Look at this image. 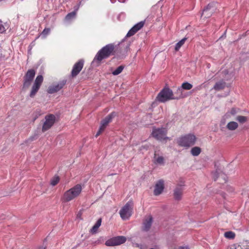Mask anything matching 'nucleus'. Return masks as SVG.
I'll use <instances>...</instances> for the list:
<instances>
[{"instance_id":"obj_1","label":"nucleus","mask_w":249,"mask_h":249,"mask_svg":"<svg viewBox=\"0 0 249 249\" xmlns=\"http://www.w3.org/2000/svg\"><path fill=\"white\" fill-rule=\"evenodd\" d=\"M82 190V186L80 184H76L64 193L62 200L65 202H70L80 196Z\"/></svg>"},{"instance_id":"obj_2","label":"nucleus","mask_w":249,"mask_h":249,"mask_svg":"<svg viewBox=\"0 0 249 249\" xmlns=\"http://www.w3.org/2000/svg\"><path fill=\"white\" fill-rule=\"evenodd\" d=\"M114 49V47L113 44H110L106 45L97 53L92 62H100L103 59L108 57Z\"/></svg>"},{"instance_id":"obj_3","label":"nucleus","mask_w":249,"mask_h":249,"mask_svg":"<svg viewBox=\"0 0 249 249\" xmlns=\"http://www.w3.org/2000/svg\"><path fill=\"white\" fill-rule=\"evenodd\" d=\"M196 141V138L193 134H188L179 137L178 140V143L179 145L189 147L195 144Z\"/></svg>"},{"instance_id":"obj_4","label":"nucleus","mask_w":249,"mask_h":249,"mask_svg":"<svg viewBox=\"0 0 249 249\" xmlns=\"http://www.w3.org/2000/svg\"><path fill=\"white\" fill-rule=\"evenodd\" d=\"M173 91L168 88L163 89L158 94L156 99L157 101L164 103L170 100H175Z\"/></svg>"},{"instance_id":"obj_5","label":"nucleus","mask_w":249,"mask_h":249,"mask_svg":"<svg viewBox=\"0 0 249 249\" xmlns=\"http://www.w3.org/2000/svg\"><path fill=\"white\" fill-rule=\"evenodd\" d=\"M167 132V130L164 128H153L152 135L156 140L166 142L171 140L170 138L166 136Z\"/></svg>"},{"instance_id":"obj_6","label":"nucleus","mask_w":249,"mask_h":249,"mask_svg":"<svg viewBox=\"0 0 249 249\" xmlns=\"http://www.w3.org/2000/svg\"><path fill=\"white\" fill-rule=\"evenodd\" d=\"M133 210V203L129 201L122 207L119 212L121 217L125 220L128 219L132 214Z\"/></svg>"},{"instance_id":"obj_7","label":"nucleus","mask_w":249,"mask_h":249,"mask_svg":"<svg viewBox=\"0 0 249 249\" xmlns=\"http://www.w3.org/2000/svg\"><path fill=\"white\" fill-rule=\"evenodd\" d=\"M153 217L151 214L146 215L143 218L141 227V230L143 232H147L150 231L153 223Z\"/></svg>"},{"instance_id":"obj_8","label":"nucleus","mask_w":249,"mask_h":249,"mask_svg":"<svg viewBox=\"0 0 249 249\" xmlns=\"http://www.w3.org/2000/svg\"><path fill=\"white\" fill-rule=\"evenodd\" d=\"M126 240V237L124 236H116L106 241L105 245L107 246H118L124 243Z\"/></svg>"},{"instance_id":"obj_9","label":"nucleus","mask_w":249,"mask_h":249,"mask_svg":"<svg viewBox=\"0 0 249 249\" xmlns=\"http://www.w3.org/2000/svg\"><path fill=\"white\" fill-rule=\"evenodd\" d=\"M55 119V116L53 114L46 115L45 117V121L42 126V131L45 132L49 130L54 124Z\"/></svg>"},{"instance_id":"obj_10","label":"nucleus","mask_w":249,"mask_h":249,"mask_svg":"<svg viewBox=\"0 0 249 249\" xmlns=\"http://www.w3.org/2000/svg\"><path fill=\"white\" fill-rule=\"evenodd\" d=\"M215 11V7L213 4H209L206 8L204 9L201 15V17L204 18L210 17Z\"/></svg>"},{"instance_id":"obj_11","label":"nucleus","mask_w":249,"mask_h":249,"mask_svg":"<svg viewBox=\"0 0 249 249\" xmlns=\"http://www.w3.org/2000/svg\"><path fill=\"white\" fill-rule=\"evenodd\" d=\"M84 65V60H80L78 62L76 63L72 68L71 71V76L75 77L81 71Z\"/></svg>"},{"instance_id":"obj_12","label":"nucleus","mask_w":249,"mask_h":249,"mask_svg":"<svg viewBox=\"0 0 249 249\" xmlns=\"http://www.w3.org/2000/svg\"><path fill=\"white\" fill-rule=\"evenodd\" d=\"M144 22L141 21L135 25L127 33L126 37H128L133 36L140 30L144 25Z\"/></svg>"},{"instance_id":"obj_13","label":"nucleus","mask_w":249,"mask_h":249,"mask_svg":"<svg viewBox=\"0 0 249 249\" xmlns=\"http://www.w3.org/2000/svg\"><path fill=\"white\" fill-rule=\"evenodd\" d=\"M164 189V181L162 180H159L155 185L154 194L155 196L160 194Z\"/></svg>"},{"instance_id":"obj_14","label":"nucleus","mask_w":249,"mask_h":249,"mask_svg":"<svg viewBox=\"0 0 249 249\" xmlns=\"http://www.w3.org/2000/svg\"><path fill=\"white\" fill-rule=\"evenodd\" d=\"M65 84V82L63 81L62 82L57 84L55 85L50 86L48 89V93L51 94L56 92L60 90L63 87Z\"/></svg>"},{"instance_id":"obj_15","label":"nucleus","mask_w":249,"mask_h":249,"mask_svg":"<svg viewBox=\"0 0 249 249\" xmlns=\"http://www.w3.org/2000/svg\"><path fill=\"white\" fill-rule=\"evenodd\" d=\"M116 115L115 113H112L111 114L107 116L104 119H103L101 123V125L102 127L104 129H105L106 127L108 125V123H109L112 118Z\"/></svg>"},{"instance_id":"obj_16","label":"nucleus","mask_w":249,"mask_h":249,"mask_svg":"<svg viewBox=\"0 0 249 249\" xmlns=\"http://www.w3.org/2000/svg\"><path fill=\"white\" fill-rule=\"evenodd\" d=\"M183 189L181 186H178L174 191V197L176 200H180L181 199Z\"/></svg>"},{"instance_id":"obj_17","label":"nucleus","mask_w":249,"mask_h":249,"mask_svg":"<svg viewBox=\"0 0 249 249\" xmlns=\"http://www.w3.org/2000/svg\"><path fill=\"white\" fill-rule=\"evenodd\" d=\"M35 74L36 72L35 70L33 69L28 70L24 77V80L32 82Z\"/></svg>"},{"instance_id":"obj_18","label":"nucleus","mask_w":249,"mask_h":249,"mask_svg":"<svg viewBox=\"0 0 249 249\" xmlns=\"http://www.w3.org/2000/svg\"><path fill=\"white\" fill-rule=\"evenodd\" d=\"M154 162L156 164L163 165L164 163V158L155 153L154 157Z\"/></svg>"},{"instance_id":"obj_19","label":"nucleus","mask_w":249,"mask_h":249,"mask_svg":"<svg viewBox=\"0 0 249 249\" xmlns=\"http://www.w3.org/2000/svg\"><path fill=\"white\" fill-rule=\"evenodd\" d=\"M176 96H175L174 99H182L186 97L185 95L183 94V89L181 87H178L175 93Z\"/></svg>"},{"instance_id":"obj_20","label":"nucleus","mask_w":249,"mask_h":249,"mask_svg":"<svg viewBox=\"0 0 249 249\" xmlns=\"http://www.w3.org/2000/svg\"><path fill=\"white\" fill-rule=\"evenodd\" d=\"M101 222L102 219L101 218L98 220L96 224L93 226V227L90 230V232L91 234H95L97 233L98 228L101 225Z\"/></svg>"},{"instance_id":"obj_21","label":"nucleus","mask_w":249,"mask_h":249,"mask_svg":"<svg viewBox=\"0 0 249 249\" xmlns=\"http://www.w3.org/2000/svg\"><path fill=\"white\" fill-rule=\"evenodd\" d=\"M226 86V83L223 81L217 82L213 87V89L216 90L223 89Z\"/></svg>"},{"instance_id":"obj_22","label":"nucleus","mask_w":249,"mask_h":249,"mask_svg":"<svg viewBox=\"0 0 249 249\" xmlns=\"http://www.w3.org/2000/svg\"><path fill=\"white\" fill-rule=\"evenodd\" d=\"M238 127V124L233 121L230 122L227 124V128L230 130H234Z\"/></svg>"},{"instance_id":"obj_23","label":"nucleus","mask_w":249,"mask_h":249,"mask_svg":"<svg viewBox=\"0 0 249 249\" xmlns=\"http://www.w3.org/2000/svg\"><path fill=\"white\" fill-rule=\"evenodd\" d=\"M237 113V110L235 108H232L230 112H227L223 118V120L225 121L226 119H229L230 118L231 115H235Z\"/></svg>"},{"instance_id":"obj_24","label":"nucleus","mask_w":249,"mask_h":249,"mask_svg":"<svg viewBox=\"0 0 249 249\" xmlns=\"http://www.w3.org/2000/svg\"><path fill=\"white\" fill-rule=\"evenodd\" d=\"M201 151V148L199 147L196 146L192 148L191 150V154L194 156H197Z\"/></svg>"},{"instance_id":"obj_25","label":"nucleus","mask_w":249,"mask_h":249,"mask_svg":"<svg viewBox=\"0 0 249 249\" xmlns=\"http://www.w3.org/2000/svg\"><path fill=\"white\" fill-rule=\"evenodd\" d=\"M39 88L40 86L34 84L32 88V90L30 92V97H33L39 89Z\"/></svg>"},{"instance_id":"obj_26","label":"nucleus","mask_w":249,"mask_h":249,"mask_svg":"<svg viewBox=\"0 0 249 249\" xmlns=\"http://www.w3.org/2000/svg\"><path fill=\"white\" fill-rule=\"evenodd\" d=\"M236 120L241 124H244L248 121V117L243 116H237L236 118Z\"/></svg>"},{"instance_id":"obj_27","label":"nucleus","mask_w":249,"mask_h":249,"mask_svg":"<svg viewBox=\"0 0 249 249\" xmlns=\"http://www.w3.org/2000/svg\"><path fill=\"white\" fill-rule=\"evenodd\" d=\"M186 39L187 38L184 37L176 44L175 48L176 51H178L179 48L184 44Z\"/></svg>"},{"instance_id":"obj_28","label":"nucleus","mask_w":249,"mask_h":249,"mask_svg":"<svg viewBox=\"0 0 249 249\" xmlns=\"http://www.w3.org/2000/svg\"><path fill=\"white\" fill-rule=\"evenodd\" d=\"M217 179L220 183H223L227 181L226 176L222 173L219 174V176L217 178Z\"/></svg>"},{"instance_id":"obj_29","label":"nucleus","mask_w":249,"mask_h":249,"mask_svg":"<svg viewBox=\"0 0 249 249\" xmlns=\"http://www.w3.org/2000/svg\"><path fill=\"white\" fill-rule=\"evenodd\" d=\"M224 236L228 239H233L235 236V234L231 231H229L224 233Z\"/></svg>"},{"instance_id":"obj_30","label":"nucleus","mask_w":249,"mask_h":249,"mask_svg":"<svg viewBox=\"0 0 249 249\" xmlns=\"http://www.w3.org/2000/svg\"><path fill=\"white\" fill-rule=\"evenodd\" d=\"M181 87L182 88L183 90H190L192 88L193 85L188 82H184L182 84Z\"/></svg>"},{"instance_id":"obj_31","label":"nucleus","mask_w":249,"mask_h":249,"mask_svg":"<svg viewBox=\"0 0 249 249\" xmlns=\"http://www.w3.org/2000/svg\"><path fill=\"white\" fill-rule=\"evenodd\" d=\"M76 14V11H74L70 13H69L65 17V19L67 20H71L72 18H75Z\"/></svg>"},{"instance_id":"obj_32","label":"nucleus","mask_w":249,"mask_h":249,"mask_svg":"<svg viewBox=\"0 0 249 249\" xmlns=\"http://www.w3.org/2000/svg\"><path fill=\"white\" fill-rule=\"evenodd\" d=\"M43 81V77L42 75H38L36 77L35 81L34 82V84L38 85L39 86H40L41 83Z\"/></svg>"},{"instance_id":"obj_33","label":"nucleus","mask_w":249,"mask_h":249,"mask_svg":"<svg viewBox=\"0 0 249 249\" xmlns=\"http://www.w3.org/2000/svg\"><path fill=\"white\" fill-rule=\"evenodd\" d=\"M124 67L123 66H120L115 71L112 72V74L114 75H117L120 74L123 70Z\"/></svg>"},{"instance_id":"obj_34","label":"nucleus","mask_w":249,"mask_h":249,"mask_svg":"<svg viewBox=\"0 0 249 249\" xmlns=\"http://www.w3.org/2000/svg\"><path fill=\"white\" fill-rule=\"evenodd\" d=\"M59 179L60 178L58 176H54L51 181V184L52 186H55L58 183Z\"/></svg>"},{"instance_id":"obj_35","label":"nucleus","mask_w":249,"mask_h":249,"mask_svg":"<svg viewBox=\"0 0 249 249\" xmlns=\"http://www.w3.org/2000/svg\"><path fill=\"white\" fill-rule=\"evenodd\" d=\"M31 83H32V81L24 80V83L23 84V89L28 88L30 87V86L31 85Z\"/></svg>"},{"instance_id":"obj_36","label":"nucleus","mask_w":249,"mask_h":249,"mask_svg":"<svg viewBox=\"0 0 249 249\" xmlns=\"http://www.w3.org/2000/svg\"><path fill=\"white\" fill-rule=\"evenodd\" d=\"M50 32V29L49 28H45L44 29L41 35L45 37L46 36L49 34Z\"/></svg>"},{"instance_id":"obj_37","label":"nucleus","mask_w":249,"mask_h":249,"mask_svg":"<svg viewBox=\"0 0 249 249\" xmlns=\"http://www.w3.org/2000/svg\"><path fill=\"white\" fill-rule=\"evenodd\" d=\"M105 129H104L101 126L100 127L99 130L98 131L97 133L95 135V137H97Z\"/></svg>"},{"instance_id":"obj_38","label":"nucleus","mask_w":249,"mask_h":249,"mask_svg":"<svg viewBox=\"0 0 249 249\" xmlns=\"http://www.w3.org/2000/svg\"><path fill=\"white\" fill-rule=\"evenodd\" d=\"M82 212L81 210H80L77 213V214L76 215V218L77 219H79L81 220L82 219Z\"/></svg>"},{"instance_id":"obj_39","label":"nucleus","mask_w":249,"mask_h":249,"mask_svg":"<svg viewBox=\"0 0 249 249\" xmlns=\"http://www.w3.org/2000/svg\"><path fill=\"white\" fill-rule=\"evenodd\" d=\"M179 249H184V248L183 247H180L179 248Z\"/></svg>"},{"instance_id":"obj_40","label":"nucleus","mask_w":249,"mask_h":249,"mask_svg":"<svg viewBox=\"0 0 249 249\" xmlns=\"http://www.w3.org/2000/svg\"><path fill=\"white\" fill-rule=\"evenodd\" d=\"M216 174H218V176H219V174L220 173H218V172H216ZM218 177V176H217V178Z\"/></svg>"},{"instance_id":"obj_41","label":"nucleus","mask_w":249,"mask_h":249,"mask_svg":"<svg viewBox=\"0 0 249 249\" xmlns=\"http://www.w3.org/2000/svg\"><path fill=\"white\" fill-rule=\"evenodd\" d=\"M216 174H218V176H219V174L220 173H218V172H216ZM218 177V176H217V178Z\"/></svg>"},{"instance_id":"obj_42","label":"nucleus","mask_w":249,"mask_h":249,"mask_svg":"<svg viewBox=\"0 0 249 249\" xmlns=\"http://www.w3.org/2000/svg\"><path fill=\"white\" fill-rule=\"evenodd\" d=\"M1 30V27H0V30Z\"/></svg>"},{"instance_id":"obj_43","label":"nucleus","mask_w":249,"mask_h":249,"mask_svg":"<svg viewBox=\"0 0 249 249\" xmlns=\"http://www.w3.org/2000/svg\"><path fill=\"white\" fill-rule=\"evenodd\" d=\"M154 249L152 248V249Z\"/></svg>"}]
</instances>
